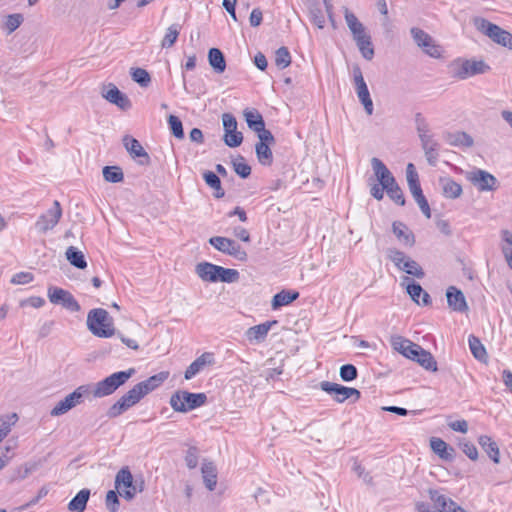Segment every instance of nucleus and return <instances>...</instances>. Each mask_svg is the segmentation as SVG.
Segmentation results:
<instances>
[{"instance_id":"obj_47","label":"nucleus","mask_w":512,"mask_h":512,"mask_svg":"<svg viewBox=\"0 0 512 512\" xmlns=\"http://www.w3.org/2000/svg\"><path fill=\"white\" fill-rule=\"evenodd\" d=\"M275 64L280 69H284L291 64V55L286 47H280L276 50Z\"/></svg>"},{"instance_id":"obj_26","label":"nucleus","mask_w":512,"mask_h":512,"mask_svg":"<svg viewBox=\"0 0 512 512\" xmlns=\"http://www.w3.org/2000/svg\"><path fill=\"white\" fill-rule=\"evenodd\" d=\"M244 117L248 127L255 131L258 136L262 135L263 132H271L270 130H267L265 128V122L263 120V117L257 110L246 109L244 111Z\"/></svg>"},{"instance_id":"obj_20","label":"nucleus","mask_w":512,"mask_h":512,"mask_svg":"<svg viewBox=\"0 0 512 512\" xmlns=\"http://www.w3.org/2000/svg\"><path fill=\"white\" fill-rule=\"evenodd\" d=\"M123 144L133 158H138L140 165L146 166L150 164V156L137 139L126 135L123 138Z\"/></svg>"},{"instance_id":"obj_3","label":"nucleus","mask_w":512,"mask_h":512,"mask_svg":"<svg viewBox=\"0 0 512 512\" xmlns=\"http://www.w3.org/2000/svg\"><path fill=\"white\" fill-rule=\"evenodd\" d=\"M88 329L97 337L108 338L114 335L113 320L102 308L92 309L87 316Z\"/></svg>"},{"instance_id":"obj_53","label":"nucleus","mask_w":512,"mask_h":512,"mask_svg":"<svg viewBox=\"0 0 512 512\" xmlns=\"http://www.w3.org/2000/svg\"><path fill=\"white\" fill-rule=\"evenodd\" d=\"M344 17H345L346 24H347V26H348V28H349L351 33H354L356 30H358L362 26H364L359 21L357 16L354 13H352L351 11H349L347 8L345 9Z\"/></svg>"},{"instance_id":"obj_19","label":"nucleus","mask_w":512,"mask_h":512,"mask_svg":"<svg viewBox=\"0 0 512 512\" xmlns=\"http://www.w3.org/2000/svg\"><path fill=\"white\" fill-rule=\"evenodd\" d=\"M390 344L395 351L399 352L404 357L411 360L412 358L417 356V351L419 350L420 346L412 342L411 340L399 335L392 336L390 339Z\"/></svg>"},{"instance_id":"obj_37","label":"nucleus","mask_w":512,"mask_h":512,"mask_svg":"<svg viewBox=\"0 0 512 512\" xmlns=\"http://www.w3.org/2000/svg\"><path fill=\"white\" fill-rule=\"evenodd\" d=\"M412 360L416 361L419 365L428 371H437V362L433 355L429 351L423 349L421 346H419L417 356L412 358Z\"/></svg>"},{"instance_id":"obj_36","label":"nucleus","mask_w":512,"mask_h":512,"mask_svg":"<svg viewBox=\"0 0 512 512\" xmlns=\"http://www.w3.org/2000/svg\"><path fill=\"white\" fill-rule=\"evenodd\" d=\"M446 141L451 146H457V147H466L470 148L474 144L473 138L463 131H458L455 133H448L446 136Z\"/></svg>"},{"instance_id":"obj_32","label":"nucleus","mask_w":512,"mask_h":512,"mask_svg":"<svg viewBox=\"0 0 512 512\" xmlns=\"http://www.w3.org/2000/svg\"><path fill=\"white\" fill-rule=\"evenodd\" d=\"M407 292L417 304L428 305L430 303V295L423 290L420 284L414 281L407 284Z\"/></svg>"},{"instance_id":"obj_59","label":"nucleus","mask_w":512,"mask_h":512,"mask_svg":"<svg viewBox=\"0 0 512 512\" xmlns=\"http://www.w3.org/2000/svg\"><path fill=\"white\" fill-rule=\"evenodd\" d=\"M460 447L463 453L471 460L475 461L478 459V450L476 446L469 442V441H463L460 442Z\"/></svg>"},{"instance_id":"obj_34","label":"nucleus","mask_w":512,"mask_h":512,"mask_svg":"<svg viewBox=\"0 0 512 512\" xmlns=\"http://www.w3.org/2000/svg\"><path fill=\"white\" fill-rule=\"evenodd\" d=\"M432 450L444 460H452L454 456V449L450 447L445 441L440 438H432L430 441Z\"/></svg>"},{"instance_id":"obj_48","label":"nucleus","mask_w":512,"mask_h":512,"mask_svg":"<svg viewBox=\"0 0 512 512\" xmlns=\"http://www.w3.org/2000/svg\"><path fill=\"white\" fill-rule=\"evenodd\" d=\"M131 77L133 81H135L142 87H147L151 82V77L149 73L142 68H133L131 70Z\"/></svg>"},{"instance_id":"obj_6","label":"nucleus","mask_w":512,"mask_h":512,"mask_svg":"<svg viewBox=\"0 0 512 512\" xmlns=\"http://www.w3.org/2000/svg\"><path fill=\"white\" fill-rule=\"evenodd\" d=\"M145 395L140 385L137 383L123 396H121L107 411L109 418H116L129 408L137 404Z\"/></svg>"},{"instance_id":"obj_18","label":"nucleus","mask_w":512,"mask_h":512,"mask_svg":"<svg viewBox=\"0 0 512 512\" xmlns=\"http://www.w3.org/2000/svg\"><path fill=\"white\" fill-rule=\"evenodd\" d=\"M371 166L379 182L378 185L385 188V191L397 183L392 173L380 159L373 157L371 159Z\"/></svg>"},{"instance_id":"obj_39","label":"nucleus","mask_w":512,"mask_h":512,"mask_svg":"<svg viewBox=\"0 0 512 512\" xmlns=\"http://www.w3.org/2000/svg\"><path fill=\"white\" fill-rule=\"evenodd\" d=\"M440 183L442 185L443 195L446 198L455 199L462 194V187L459 183L451 178H441Z\"/></svg>"},{"instance_id":"obj_21","label":"nucleus","mask_w":512,"mask_h":512,"mask_svg":"<svg viewBox=\"0 0 512 512\" xmlns=\"http://www.w3.org/2000/svg\"><path fill=\"white\" fill-rule=\"evenodd\" d=\"M276 324L277 321L272 320L252 326L247 329V331L245 332V336L251 343H261L266 339L268 332L270 331L272 326Z\"/></svg>"},{"instance_id":"obj_57","label":"nucleus","mask_w":512,"mask_h":512,"mask_svg":"<svg viewBox=\"0 0 512 512\" xmlns=\"http://www.w3.org/2000/svg\"><path fill=\"white\" fill-rule=\"evenodd\" d=\"M106 507L110 512H117L119 509V498L115 491L109 490L105 499Z\"/></svg>"},{"instance_id":"obj_23","label":"nucleus","mask_w":512,"mask_h":512,"mask_svg":"<svg viewBox=\"0 0 512 512\" xmlns=\"http://www.w3.org/2000/svg\"><path fill=\"white\" fill-rule=\"evenodd\" d=\"M447 302L454 311L465 312L468 305L463 292L454 286H450L446 291Z\"/></svg>"},{"instance_id":"obj_42","label":"nucleus","mask_w":512,"mask_h":512,"mask_svg":"<svg viewBox=\"0 0 512 512\" xmlns=\"http://www.w3.org/2000/svg\"><path fill=\"white\" fill-rule=\"evenodd\" d=\"M18 421V415L11 413L0 416V442L10 433L12 426Z\"/></svg>"},{"instance_id":"obj_1","label":"nucleus","mask_w":512,"mask_h":512,"mask_svg":"<svg viewBox=\"0 0 512 512\" xmlns=\"http://www.w3.org/2000/svg\"><path fill=\"white\" fill-rule=\"evenodd\" d=\"M135 369L130 368L126 371L115 372L95 384L85 385L89 390V395L94 398H103L113 394L119 387L124 385L133 375Z\"/></svg>"},{"instance_id":"obj_50","label":"nucleus","mask_w":512,"mask_h":512,"mask_svg":"<svg viewBox=\"0 0 512 512\" xmlns=\"http://www.w3.org/2000/svg\"><path fill=\"white\" fill-rule=\"evenodd\" d=\"M219 281L224 283H234L240 278V274L236 269L220 267Z\"/></svg>"},{"instance_id":"obj_22","label":"nucleus","mask_w":512,"mask_h":512,"mask_svg":"<svg viewBox=\"0 0 512 512\" xmlns=\"http://www.w3.org/2000/svg\"><path fill=\"white\" fill-rule=\"evenodd\" d=\"M220 267L204 261L195 266V273L202 281L214 283L219 281Z\"/></svg>"},{"instance_id":"obj_49","label":"nucleus","mask_w":512,"mask_h":512,"mask_svg":"<svg viewBox=\"0 0 512 512\" xmlns=\"http://www.w3.org/2000/svg\"><path fill=\"white\" fill-rule=\"evenodd\" d=\"M168 124L173 136H175L178 139L184 138L183 125L181 120L177 116L170 115L168 117Z\"/></svg>"},{"instance_id":"obj_17","label":"nucleus","mask_w":512,"mask_h":512,"mask_svg":"<svg viewBox=\"0 0 512 512\" xmlns=\"http://www.w3.org/2000/svg\"><path fill=\"white\" fill-rule=\"evenodd\" d=\"M102 97L110 103L116 105L123 111L129 110L132 103L128 96L122 93L114 84L109 83L102 89Z\"/></svg>"},{"instance_id":"obj_7","label":"nucleus","mask_w":512,"mask_h":512,"mask_svg":"<svg viewBox=\"0 0 512 512\" xmlns=\"http://www.w3.org/2000/svg\"><path fill=\"white\" fill-rule=\"evenodd\" d=\"M466 179L479 191V192H493L499 187L497 178L486 170L474 168L466 172Z\"/></svg>"},{"instance_id":"obj_30","label":"nucleus","mask_w":512,"mask_h":512,"mask_svg":"<svg viewBox=\"0 0 512 512\" xmlns=\"http://www.w3.org/2000/svg\"><path fill=\"white\" fill-rule=\"evenodd\" d=\"M134 484L135 481L128 467H124L118 471L115 477V488L118 493L122 490H132Z\"/></svg>"},{"instance_id":"obj_62","label":"nucleus","mask_w":512,"mask_h":512,"mask_svg":"<svg viewBox=\"0 0 512 512\" xmlns=\"http://www.w3.org/2000/svg\"><path fill=\"white\" fill-rule=\"evenodd\" d=\"M203 178L211 188H219V184H221L219 176L212 171H206L203 174Z\"/></svg>"},{"instance_id":"obj_38","label":"nucleus","mask_w":512,"mask_h":512,"mask_svg":"<svg viewBox=\"0 0 512 512\" xmlns=\"http://www.w3.org/2000/svg\"><path fill=\"white\" fill-rule=\"evenodd\" d=\"M299 297V293L297 291H290V290H282L279 293L275 294L271 305L274 310L288 305L295 301Z\"/></svg>"},{"instance_id":"obj_8","label":"nucleus","mask_w":512,"mask_h":512,"mask_svg":"<svg viewBox=\"0 0 512 512\" xmlns=\"http://www.w3.org/2000/svg\"><path fill=\"white\" fill-rule=\"evenodd\" d=\"M387 256L399 270L419 279L424 277L425 273L421 266L415 260L407 257L404 252L390 248L387 250Z\"/></svg>"},{"instance_id":"obj_31","label":"nucleus","mask_w":512,"mask_h":512,"mask_svg":"<svg viewBox=\"0 0 512 512\" xmlns=\"http://www.w3.org/2000/svg\"><path fill=\"white\" fill-rule=\"evenodd\" d=\"M90 498V490H80L68 503V510L71 512H84Z\"/></svg>"},{"instance_id":"obj_35","label":"nucleus","mask_w":512,"mask_h":512,"mask_svg":"<svg viewBox=\"0 0 512 512\" xmlns=\"http://www.w3.org/2000/svg\"><path fill=\"white\" fill-rule=\"evenodd\" d=\"M208 62L216 73H223L226 69V60L224 54L218 48L209 49Z\"/></svg>"},{"instance_id":"obj_4","label":"nucleus","mask_w":512,"mask_h":512,"mask_svg":"<svg viewBox=\"0 0 512 512\" xmlns=\"http://www.w3.org/2000/svg\"><path fill=\"white\" fill-rule=\"evenodd\" d=\"M207 401L205 393H191L178 390L170 397L169 404L176 412L186 413L203 406Z\"/></svg>"},{"instance_id":"obj_58","label":"nucleus","mask_w":512,"mask_h":512,"mask_svg":"<svg viewBox=\"0 0 512 512\" xmlns=\"http://www.w3.org/2000/svg\"><path fill=\"white\" fill-rule=\"evenodd\" d=\"M223 128L226 133L235 132L237 130L236 118L230 113L222 115Z\"/></svg>"},{"instance_id":"obj_10","label":"nucleus","mask_w":512,"mask_h":512,"mask_svg":"<svg viewBox=\"0 0 512 512\" xmlns=\"http://www.w3.org/2000/svg\"><path fill=\"white\" fill-rule=\"evenodd\" d=\"M47 296L52 304L61 305L68 311L78 312L81 309L78 301L74 298V296L63 288L50 286L47 290Z\"/></svg>"},{"instance_id":"obj_43","label":"nucleus","mask_w":512,"mask_h":512,"mask_svg":"<svg viewBox=\"0 0 512 512\" xmlns=\"http://www.w3.org/2000/svg\"><path fill=\"white\" fill-rule=\"evenodd\" d=\"M468 342L473 356L479 361H485L487 358V353L481 341L476 336L470 335Z\"/></svg>"},{"instance_id":"obj_9","label":"nucleus","mask_w":512,"mask_h":512,"mask_svg":"<svg viewBox=\"0 0 512 512\" xmlns=\"http://www.w3.org/2000/svg\"><path fill=\"white\" fill-rule=\"evenodd\" d=\"M87 395H89L88 388L85 385L79 386L54 406L50 412L51 416H60L67 413L72 408L81 404L83 397Z\"/></svg>"},{"instance_id":"obj_27","label":"nucleus","mask_w":512,"mask_h":512,"mask_svg":"<svg viewBox=\"0 0 512 512\" xmlns=\"http://www.w3.org/2000/svg\"><path fill=\"white\" fill-rule=\"evenodd\" d=\"M203 482L209 491H213L217 484V469L213 462L204 461L201 467Z\"/></svg>"},{"instance_id":"obj_28","label":"nucleus","mask_w":512,"mask_h":512,"mask_svg":"<svg viewBox=\"0 0 512 512\" xmlns=\"http://www.w3.org/2000/svg\"><path fill=\"white\" fill-rule=\"evenodd\" d=\"M478 442L482 449L487 453L489 458L495 464H498L500 462V451L497 443L493 441L490 436L487 435H481L478 439Z\"/></svg>"},{"instance_id":"obj_12","label":"nucleus","mask_w":512,"mask_h":512,"mask_svg":"<svg viewBox=\"0 0 512 512\" xmlns=\"http://www.w3.org/2000/svg\"><path fill=\"white\" fill-rule=\"evenodd\" d=\"M414 42L424 53L433 58H440L442 55L441 47L435 43L434 39L424 30L413 27L410 30Z\"/></svg>"},{"instance_id":"obj_40","label":"nucleus","mask_w":512,"mask_h":512,"mask_svg":"<svg viewBox=\"0 0 512 512\" xmlns=\"http://www.w3.org/2000/svg\"><path fill=\"white\" fill-rule=\"evenodd\" d=\"M66 259L69 261V263L78 268V269H85L87 267V262L85 260L84 254L78 250L74 246H70L67 248L66 252Z\"/></svg>"},{"instance_id":"obj_41","label":"nucleus","mask_w":512,"mask_h":512,"mask_svg":"<svg viewBox=\"0 0 512 512\" xmlns=\"http://www.w3.org/2000/svg\"><path fill=\"white\" fill-rule=\"evenodd\" d=\"M180 31H181V25L178 24V23H174L172 25H170L167 30H166V33L163 37V40L161 42V46L162 48H170L172 47L177 39H178V36L180 34Z\"/></svg>"},{"instance_id":"obj_51","label":"nucleus","mask_w":512,"mask_h":512,"mask_svg":"<svg viewBox=\"0 0 512 512\" xmlns=\"http://www.w3.org/2000/svg\"><path fill=\"white\" fill-rule=\"evenodd\" d=\"M233 167L235 172L241 177V178H247L251 174V167L244 162V158L242 156H239V158L235 161H233Z\"/></svg>"},{"instance_id":"obj_33","label":"nucleus","mask_w":512,"mask_h":512,"mask_svg":"<svg viewBox=\"0 0 512 512\" xmlns=\"http://www.w3.org/2000/svg\"><path fill=\"white\" fill-rule=\"evenodd\" d=\"M168 377H169V372L162 371V372H159L158 374H155V375L149 377L148 379H146L142 382H139L138 384L142 388L145 395H147L150 392H152L153 390H155L156 388H158Z\"/></svg>"},{"instance_id":"obj_29","label":"nucleus","mask_w":512,"mask_h":512,"mask_svg":"<svg viewBox=\"0 0 512 512\" xmlns=\"http://www.w3.org/2000/svg\"><path fill=\"white\" fill-rule=\"evenodd\" d=\"M393 233L397 237V239L403 243L404 245H407L409 247L413 246L415 243L414 235L407 226L399 221H395L392 224Z\"/></svg>"},{"instance_id":"obj_46","label":"nucleus","mask_w":512,"mask_h":512,"mask_svg":"<svg viewBox=\"0 0 512 512\" xmlns=\"http://www.w3.org/2000/svg\"><path fill=\"white\" fill-rule=\"evenodd\" d=\"M355 43L363 58L371 60L374 57V48L372 46L371 36L361 38L360 40L355 41Z\"/></svg>"},{"instance_id":"obj_2","label":"nucleus","mask_w":512,"mask_h":512,"mask_svg":"<svg viewBox=\"0 0 512 512\" xmlns=\"http://www.w3.org/2000/svg\"><path fill=\"white\" fill-rule=\"evenodd\" d=\"M453 77L460 80L488 73L491 67L484 60L458 58L450 64Z\"/></svg>"},{"instance_id":"obj_24","label":"nucleus","mask_w":512,"mask_h":512,"mask_svg":"<svg viewBox=\"0 0 512 512\" xmlns=\"http://www.w3.org/2000/svg\"><path fill=\"white\" fill-rule=\"evenodd\" d=\"M428 494L434 504L435 510L433 512H452L456 504L452 499L434 489H429Z\"/></svg>"},{"instance_id":"obj_13","label":"nucleus","mask_w":512,"mask_h":512,"mask_svg":"<svg viewBox=\"0 0 512 512\" xmlns=\"http://www.w3.org/2000/svg\"><path fill=\"white\" fill-rule=\"evenodd\" d=\"M209 243L218 251L233 256L240 261H245L247 259V253L239 244L230 238L214 236L209 239Z\"/></svg>"},{"instance_id":"obj_16","label":"nucleus","mask_w":512,"mask_h":512,"mask_svg":"<svg viewBox=\"0 0 512 512\" xmlns=\"http://www.w3.org/2000/svg\"><path fill=\"white\" fill-rule=\"evenodd\" d=\"M258 138L259 142L255 146L258 161L264 166H270L273 163V154L270 146L275 144V138L271 132H263Z\"/></svg>"},{"instance_id":"obj_64","label":"nucleus","mask_w":512,"mask_h":512,"mask_svg":"<svg viewBox=\"0 0 512 512\" xmlns=\"http://www.w3.org/2000/svg\"><path fill=\"white\" fill-rule=\"evenodd\" d=\"M262 19H263L262 11L259 8L253 9L250 14V17H249L250 25L252 27H257L261 24Z\"/></svg>"},{"instance_id":"obj_54","label":"nucleus","mask_w":512,"mask_h":512,"mask_svg":"<svg viewBox=\"0 0 512 512\" xmlns=\"http://www.w3.org/2000/svg\"><path fill=\"white\" fill-rule=\"evenodd\" d=\"M387 195L396 204L403 206L405 204V198L399 185L396 183L392 187L386 190Z\"/></svg>"},{"instance_id":"obj_61","label":"nucleus","mask_w":512,"mask_h":512,"mask_svg":"<svg viewBox=\"0 0 512 512\" xmlns=\"http://www.w3.org/2000/svg\"><path fill=\"white\" fill-rule=\"evenodd\" d=\"M23 17L20 14H12L7 17L6 28L9 33L15 31L22 23Z\"/></svg>"},{"instance_id":"obj_11","label":"nucleus","mask_w":512,"mask_h":512,"mask_svg":"<svg viewBox=\"0 0 512 512\" xmlns=\"http://www.w3.org/2000/svg\"><path fill=\"white\" fill-rule=\"evenodd\" d=\"M353 82L355 85L356 94L358 96L359 101L364 107L365 112L368 115L373 114V101L370 96V92L368 90L367 84L364 80L361 68L358 65L353 67Z\"/></svg>"},{"instance_id":"obj_5","label":"nucleus","mask_w":512,"mask_h":512,"mask_svg":"<svg viewBox=\"0 0 512 512\" xmlns=\"http://www.w3.org/2000/svg\"><path fill=\"white\" fill-rule=\"evenodd\" d=\"M475 28L489 37L493 42L512 50V34L485 18H473Z\"/></svg>"},{"instance_id":"obj_15","label":"nucleus","mask_w":512,"mask_h":512,"mask_svg":"<svg viewBox=\"0 0 512 512\" xmlns=\"http://www.w3.org/2000/svg\"><path fill=\"white\" fill-rule=\"evenodd\" d=\"M320 388L328 394L334 395V400L343 403L345 400L351 397H355V401L361 396L360 391L355 388L345 387L343 385L322 381Z\"/></svg>"},{"instance_id":"obj_25","label":"nucleus","mask_w":512,"mask_h":512,"mask_svg":"<svg viewBox=\"0 0 512 512\" xmlns=\"http://www.w3.org/2000/svg\"><path fill=\"white\" fill-rule=\"evenodd\" d=\"M214 361L213 354L209 352L203 353L201 356L196 358L186 369L184 373V377L186 380L192 379L196 374H198L204 366L208 364H212Z\"/></svg>"},{"instance_id":"obj_56","label":"nucleus","mask_w":512,"mask_h":512,"mask_svg":"<svg viewBox=\"0 0 512 512\" xmlns=\"http://www.w3.org/2000/svg\"><path fill=\"white\" fill-rule=\"evenodd\" d=\"M243 141V135L237 130L235 132L226 133L224 135V143L229 147H238Z\"/></svg>"},{"instance_id":"obj_63","label":"nucleus","mask_w":512,"mask_h":512,"mask_svg":"<svg viewBox=\"0 0 512 512\" xmlns=\"http://www.w3.org/2000/svg\"><path fill=\"white\" fill-rule=\"evenodd\" d=\"M33 280V275L29 272H19L15 274L11 282L13 284H27L30 283Z\"/></svg>"},{"instance_id":"obj_44","label":"nucleus","mask_w":512,"mask_h":512,"mask_svg":"<svg viewBox=\"0 0 512 512\" xmlns=\"http://www.w3.org/2000/svg\"><path fill=\"white\" fill-rule=\"evenodd\" d=\"M102 173L105 181L107 182L119 183L124 179L123 171L118 166H105Z\"/></svg>"},{"instance_id":"obj_55","label":"nucleus","mask_w":512,"mask_h":512,"mask_svg":"<svg viewBox=\"0 0 512 512\" xmlns=\"http://www.w3.org/2000/svg\"><path fill=\"white\" fill-rule=\"evenodd\" d=\"M144 490V481L135 480V484L132 490H122L119 492V495L123 497L127 501H131L137 493H140Z\"/></svg>"},{"instance_id":"obj_60","label":"nucleus","mask_w":512,"mask_h":512,"mask_svg":"<svg viewBox=\"0 0 512 512\" xmlns=\"http://www.w3.org/2000/svg\"><path fill=\"white\" fill-rule=\"evenodd\" d=\"M198 449L196 447H190L185 455V462L189 469H194L198 465Z\"/></svg>"},{"instance_id":"obj_52","label":"nucleus","mask_w":512,"mask_h":512,"mask_svg":"<svg viewBox=\"0 0 512 512\" xmlns=\"http://www.w3.org/2000/svg\"><path fill=\"white\" fill-rule=\"evenodd\" d=\"M357 368L352 364H345L340 368V377L345 382H350L357 378Z\"/></svg>"},{"instance_id":"obj_45","label":"nucleus","mask_w":512,"mask_h":512,"mask_svg":"<svg viewBox=\"0 0 512 512\" xmlns=\"http://www.w3.org/2000/svg\"><path fill=\"white\" fill-rule=\"evenodd\" d=\"M504 245L502 246V253L508 266L512 269V233L509 230L501 232Z\"/></svg>"},{"instance_id":"obj_14","label":"nucleus","mask_w":512,"mask_h":512,"mask_svg":"<svg viewBox=\"0 0 512 512\" xmlns=\"http://www.w3.org/2000/svg\"><path fill=\"white\" fill-rule=\"evenodd\" d=\"M62 216V208L59 201L55 200L53 206L47 210L46 213L39 216L35 223V228L38 232L44 234L53 229L59 222Z\"/></svg>"}]
</instances>
